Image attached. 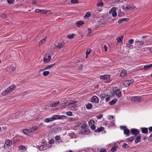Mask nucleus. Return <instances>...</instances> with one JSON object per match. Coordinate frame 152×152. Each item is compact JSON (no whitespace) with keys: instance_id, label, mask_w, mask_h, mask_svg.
<instances>
[{"instance_id":"obj_1","label":"nucleus","mask_w":152,"mask_h":152,"mask_svg":"<svg viewBox=\"0 0 152 152\" xmlns=\"http://www.w3.org/2000/svg\"><path fill=\"white\" fill-rule=\"evenodd\" d=\"M123 10L126 12H132L137 10V8L133 4L124 5L122 7Z\"/></svg>"},{"instance_id":"obj_2","label":"nucleus","mask_w":152,"mask_h":152,"mask_svg":"<svg viewBox=\"0 0 152 152\" xmlns=\"http://www.w3.org/2000/svg\"><path fill=\"white\" fill-rule=\"evenodd\" d=\"M66 118V116L63 115H53L52 117L46 118L45 119V122L48 123V122L53 121L55 120L58 119H63Z\"/></svg>"},{"instance_id":"obj_3","label":"nucleus","mask_w":152,"mask_h":152,"mask_svg":"<svg viewBox=\"0 0 152 152\" xmlns=\"http://www.w3.org/2000/svg\"><path fill=\"white\" fill-rule=\"evenodd\" d=\"M16 86L15 85H12L7 89L4 90L2 92L1 94L2 96H6L12 92V91L14 90Z\"/></svg>"},{"instance_id":"obj_4","label":"nucleus","mask_w":152,"mask_h":152,"mask_svg":"<svg viewBox=\"0 0 152 152\" xmlns=\"http://www.w3.org/2000/svg\"><path fill=\"white\" fill-rule=\"evenodd\" d=\"M65 43L63 40L58 41L55 44V48L57 49H61L64 47Z\"/></svg>"},{"instance_id":"obj_5","label":"nucleus","mask_w":152,"mask_h":152,"mask_svg":"<svg viewBox=\"0 0 152 152\" xmlns=\"http://www.w3.org/2000/svg\"><path fill=\"white\" fill-rule=\"evenodd\" d=\"M141 99V97L139 96H133L132 97H129L128 99L129 100H130L132 102H140Z\"/></svg>"},{"instance_id":"obj_6","label":"nucleus","mask_w":152,"mask_h":152,"mask_svg":"<svg viewBox=\"0 0 152 152\" xmlns=\"http://www.w3.org/2000/svg\"><path fill=\"white\" fill-rule=\"evenodd\" d=\"M51 59L50 55L49 54H46L44 56L43 61L45 63H47L49 62Z\"/></svg>"},{"instance_id":"obj_7","label":"nucleus","mask_w":152,"mask_h":152,"mask_svg":"<svg viewBox=\"0 0 152 152\" xmlns=\"http://www.w3.org/2000/svg\"><path fill=\"white\" fill-rule=\"evenodd\" d=\"M110 76L109 75L101 76L99 77L100 79L104 81L105 82H108L110 78Z\"/></svg>"},{"instance_id":"obj_8","label":"nucleus","mask_w":152,"mask_h":152,"mask_svg":"<svg viewBox=\"0 0 152 152\" xmlns=\"http://www.w3.org/2000/svg\"><path fill=\"white\" fill-rule=\"evenodd\" d=\"M134 82L133 79H132L129 80H125L124 83L123 85L125 87H127L130 84H132Z\"/></svg>"},{"instance_id":"obj_9","label":"nucleus","mask_w":152,"mask_h":152,"mask_svg":"<svg viewBox=\"0 0 152 152\" xmlns=\"http://www.w3.org/2000/svg\"><path fill=\"white\" fill-rule=\"evenodd\" d=\"M77 102V101L75 100H71L68 103V106L71 107L75 108L76 107L75 104Z\"/></svg>"},{"instance_id":"obj_10","label":"nucleus","mask_w":152,"mask_h":152,"mask_svg":"<svg viewBox=\"0 0 152 152\" xmlns=\"http://www.w3.org/2000/svg\"><path fill=\"white\" fill-rule=\"evenodd\" d=\"M109 13L112 14L113 17L116 16L117 15L116 9L115 7H112Z\"/></svg>"},{"instance_id":"obj_11","label":"nucleus","mask_w":152,"mask_h":152,"mask_svg":"<svg viewBox=\"0 0 152 152\" xmlns=\"http://www.w3.org/2000/svg\"><path fill=\"white\" fill-rule=\"evenodd\" d=\"M63 100H60L56 102H53L51 103L50 104V106L53 107H56L60 104L61 102H62Z\"/></svg>"},{"instance_id":"obj_12","label":"nucleus","mask_w":152,"mask_h":152,"mask_svg":"<svg viewBox=\"0 0 152 152\" xmlns=\"http://www.w3.org/2000/svg\"><path fill=\"white\" fill-rule=\"evenodd\" d=\"M91 102H92L98 103L99 99L97 96H93L91 99Z\"/></svg>"},{"instance_id":"obj_13","label":"nucleus","mask_w":152,"mask_h":152,"mask_svg":"<svg viewBox=\"0 0 152 152\" xmlns=\"http://www.w3.org/2000/svg\"><path fill=\"white\" fill-rule=\"evenodd\" d=\"M12 145V142L9 139H7L5 141L4 146L6 147L7 146L10 147Z\"/></svg>"},{"instance_id":"obj_14","label":"nucleus","mask_w":152,"mask_h":152,"mask_svg":"<svg viewBox=\"0 0 152 152\" xmlns=\"http://www.w3.org/2000/svg\"><path fill=\"white\" fill-rule=\"evenodd\" d=\"M127 75L126 71L123 69L122 72L120 73V76L122 77H126Z\"/></svg>"},{"instance_id":"obj_15","label":"nucleus","mask_w":152,"mask_h":152,"mask_svg":"<svg viewBox=\"0 0 152 152\" xmlns=\"http://www.w3.org/2000/svg\"><path fill=\"white\" fill-rule=\"evenodd\" d=\"M49 148V147L47 146L46 144L41 145L39 148V149L40 151L45 150Z\"/></svg>"},{"instance_id":"obj_16","label":"nucleus","mask_w":152,"mask_h":152,"mask_svg":"<svg viewBox=\"0 0 152 152\" xmlns=\"http://www.w3.org/2000/svg\"><path fill=\"white\" fill-rule=\"evenodd\" d=\"M131 133L133 135L137 136L139 133V132L135 129H132L131 130Z\"/></svg>"},{"instance_id":"obj_17","label":"nucleus","mask_w":152,"mask_h":152,"mask_svg":"<svg viewBox=\"0 0 152 152\" xmlns=\"http://www.w3.org/2000/svg\"><path fill=\"white\" fill-rule=\"evenodd\" d=\"M144 42L142 41L136 40L135 42V44L137 46H141L144 44Z\"/></svg>"},{"instance_id":"obj_18","label":"nucleus","mask_w":152,"mask_h":152,"mask_svg":"<svg viewBox=\"0 0 152 152\" xmlns=\"http://www.w3.org/2000/svg\"><path fill=\"white\" fill-rule=\"evenodd\" d=\"M97 2L98 3L96 4V6L97 7H102L104 6V3L102 2V0L98 1Z\"/></svg>"},{"instance_id":"obj_19","label":"nucleus","mask_w":152,"mask_h":152,"mask_svg":"<svg viewBox=\"0 0 152 152\" xmlns=\"http://www.w3.org/2000/svg\"><path fill=\"white\" fill-rule=\"evenodd\" d=\"M115 93L116 95L118 97H120L121 96V92L119 90H116L115 91Z\"/></svg>"},{"instance_id":"obj_20","label":"nucleus","mask_w":152,"mask_h":152,"mask_svg":"<svg viewBox=\"0 0 152 152\" xmlns=\"http://www.w3.org/2000/svg\"><path fill=\"white\" fill-rule=\"evenodd\" d=\"M35 11L36 12L39 13V12H42V13H46V10H39L38 9H36L35 10Z\"/></svg>"},{"instance_id":"obj_21","label":"nucleus","mask_w":152,"mask_h":152,"mask_svg":"<svg viewBox=\"0 0 152 152\" xmlns=\"http://www.w3.org/2000/svg\"><path fill=\"white\" fill-rule=\"evenodd\" d=\"M123 38V36L118 37L116 38L117 42H122Z\"/></svg>"},{"instance_id":"obj_22","label":"nucleus","mask_w":152,"mask_h":152,"mask_svg":"<svg viewBox=\"0 0 152 152\" xmlns=\"http://www.w3.org/2000/svg\"><path fill=\"white\" fill-rule=\"evenodd\" d=\"M152 67V64L145 66H144L143 68L145 70H147L151 68Z\"/></svg>"},{"instance_id":"obj_23","label":"nucleus","mask_w":152,"mask_h":152,"mask_svg":"<svg viewBox=\"0 0 152 152\" xmlns=\"http://www.w3.org/2000/svg\"><path fill=\"white\" fill-rule=\"evenodd\" d=\"M77 25L78 27H80L83 25L84 24V22L82 21H78L77 23Z\"/></svg>"},{"instance_id":"obj_24","label":"nucleus","mask_w":152,"mask_h":152,"mask_svg":"<svg viewBox=\"0 0 152 152\" xmlns=\"http://www.w3.org/2000/svg\"><path fill=\"white\" fill-rule=\"evenodd\" d=\"M124 133L126 134L127 136H129V130L127 129H125L124 130Z\"/></svg>"},{"instance_id":"obj_25","label":"nucleus","mask_w":152,"mask_h":152,"mask_svg":"<svg viewBox=\"0 0 152 152\" xmlns=\"http://www.w3.org/2000/svg\"><path fill=\"white\" fill-rule=\"evenodd\" d=\"M104 129V128L103 127H101L99 128H98L97 129L95 130L96 132H100Z\"/></svg>"},{"instance_id":"obj_26","label":"nucleus","mask_w":152,"mask_h":152,"mask_svg":"<svg viewBox=\"0 0 152 152\" xmlns=\"http://www.w3.org/2000/svg\"><path fill=\"white\" fill-rule=\"evenodd\" d=\"M61 100H63L62 102L60 103L61 104L60 105H61V106H65V105H64V104H65L66 103V100L65 99H61Z\"/></svg>"},{"instance_id":"obj_27","label":"nucleus","mask_w":152,"mask_h":152,"mask_svg":"<svg viewBox=\"0 0 152 152\" xmlns=\"http://www.w3.org/2000/svg\"><path fill=\"white\" fill-rule=\"evenodd\" d=\"M142 132L143 133H147L148 132V130L147 128H142L141 129Z\"/></svg>"},{"instance_id":"obj_28","label":"nucleus","mask_w":152,"mask_h":152,"mask_svg":"<svg viewBox=\"0 0 152 152\" xmlns=\"http://www.w3.org/2000/svg\"><path fill=\"white\" fill-rule=\"evenodd\" d=\"M117 101V100L116 99H114L113 100L109 102V104L110 105H113L115 104L116 102Z\"/></svg>"},{"instance_id":"obj_29","label":"nucleus","mask_w":152,"mask_h":152,"mask_svg":"<svg viewBox=\"0 0 152 152\" xmlns=\"http://www.w3.org/2000/svg\"><path fill=\"white\" fill-rule=\"evenodd\" d=\"M55 65V64H52L50 65H49L44 68L45 70L50 69Z\"/></svg>"},{"instance_id":"obj_30","label":"nucleus","mask_w":152,"mask_h":152,"mask_svg":"<svg viewBox=\"0 0 152 152\" xmlns=\"http://www.w3.org/2000/svg\"><path fill=\"white\" fill-rule=\"evenodd\" d=\"M127 20L126 18H122L119 20L118 21V23H121L124 21H125Z\"/></svg>"},{"instance_id":"obj_31","label":"nucleus","mask_w":152,"mask_h":152,"mask_svg":"<svg viewBox=\"0 0 152 152\" xmlns=\"http://www.w3.org/2000/svg\"><path fill=\"white\" fill-rule=\"evenodd\" d=\"M86 108L88 109H91L92 107V105L91 103H88L86 106Z\"/></svg>"},{"instance_id":"obj_32","label":"nucleus","mask_w":152,"mask_h":152,"mask_svg":"<svg viewBox=\"0 0 152 152\" xmlns=\"http://www.w3.org/2000/svg\"><path fill=\"white\" fill-rule=\"evenodd\" d=\"M82 123V125L81 126V127L82 129H83L86 127L87 124H86V122L85 121H83Z\"/></svg>"},{"instance_id":"obj_33","label":"nucleus","mask_w":152,"mask_h":152,"mask_svg":"<svg viewBox=\"0 0 152 152\" xmlns=\"http://www.w3.org/2000/svg\"><path fill=\"white\" fill-rule=\"evenodd\" d=\"M50 73V72L49 71H45L43 72V75L44 76H46L48 75Z\"/></svg>"},{"instance_id":"obj_34","label":"nucleus","mask_w":152,"mask_h":152,"mask_svg":"<svg viewBox=\"0 0 152 152\" xmlns=\"http://www.w3.org/2000/svg\"><path fill=\"white\" fill-rule=\"evenodd\" d=\"M110 95H107L105 96V98L107 102H108L110 101Z\"/></svg>"},{"instance_id":"obj_35","label":"nucleus","mask_w":152,"mask_h":152,"mask_svg":"<svg viewBox=\"0 0 152 152\" xmlns=\"http://www.w3.org/2000/svg\"><path fill=\"white\" fill-rule=\"evenodd\" d=\"M140 136H137L135 139V142L137 143H138L140 141Z\"/></svg>"},{"instance_id":"obj_36","label":"nucleus","mask_w":152,"mask_h":152,"mask_svg":"<svg viewBox=\"0 0 152 152\" xmlns=\"http://www.w3.org/2000/svg\"><path fill=\"white\" fill-rule=\"evenodd\" d=\"M91 15V13L90 12H87L85 16H84V17L85 18H86L87 17H89Z\"/></svg>"},{"instance_id":"obj_37","label":"nucleus","mask_w":152,"mask_h":152,"mask_svg":"<svg viewBox=\"0 0 152 152\" xmlns=\"http://www.w3.org/2000/svg\"><path fill=\"white\" fill-rule=\"evenodd\" d=\"M125 15L124 12H121V10H119L118 13V15L119 16H122Z\"/></svg>"},{"instance_id":"obj_38","label":"nucleus","mask_w":152,"mask_h":152,"mask_svg":"<svg viewBox=\"0 0 152 152\" xmlns=\"http://www.w3.org/2000/svg\"><path fill=\"white\" fill-rule=\"evenodd\" d=\"M46 37H45L42 40H41L40 42H39V44H42L44 42H45L46 41Z\"/></svg>"},{"instance_id":"obj_39","label":"nucleus","mask_w":152,"mask_h":152,"mask_svg":"<svg viewBox=\"0 0 152 152\" xmlns=\"http://www.w3.org/2000/svg\"><path fill=\"white\" fill-rule=\"evenodd\" d=\"M118 147L117 146H115L112 147L111 149V151L112 152H114L115 151L116 149Z\"/></svg>"},{"instance_id":"obj_40","label":"nucleus","mask_w":152,"mask_h":152,"mask_svg":"<svg viewBox=\"0 0 152 152\" xmlns=\"http://www.w3.org/2000/svg\"><path fill=\"white\" fill-rule=\"evenodd\" d=\"M32 130V131L33 132L34 131H35L36 130H37L38 127L37 126H34L32 127L31 128Z\"/></svg>"},{"instance_id":"obj_41","label":"nucleus","mask_w":152,"mask_h":152,"mask_svg":"<svg viewBox=\"0 0 152 152\" xmlns=\"http://www.w3.org/2000/svg\"><path fill=\"white\" fill-rule=\"evenodd\" d=\"M7 1L9 4H12L14 3L15 0H7Z\"/></svg>"},{"instance_id":"obj_42","label":"nucleus","mask_w":152,"mask_h":152,"mask_svg":"<svg viewBox=\"0 0 152 152\" xmlns=\"http://www.w3.org/2000/svg\"><path fill=\"white\" fill-rule=\"evenodd\" d=\"M23 133L27 135L29 134V132H28L27 129H25L23 130Z\"/></svg>"},{"instance_id":"obj_43","label":"nucleus","mask_w":152,"mask_h":152,"mask_svg":"<svg viewBox=\"0 0 152 152\" xmlns=\"http://www.w3.org/2000/svg\"><path fill=\"white\" fill-rule=\"evenodd\" d=\"M94 121L92 120H90L89 122H88V124L89 125H92V124H94Z\"/></svg>"},{"instance_id":"obj_44","label":"nucleus","mask_w":152,"mask_h":152,"mask_svg":"<svg viewBox=\"0 0 152 152\" xmlns=\"http://www.w3.org/2000/svg\"><path fill=\"white\" fill-rule=\"evenodd\" d=\"M71 2L72 4L77 3L78 2V0H71Z\"/></svg>"},{"instance_id":"obj_45","label":"nucleus","mask_w":152,"mask_h":152,"mask_svg":"<svg viewBox=\"0 0 152 152\" xmlns=\"http://www.w3.org/2000/svg\"><path fill=\"white\" fill-rule=\"evenodd\" d=\"M134 40L133 39L129 40L128 41V43L130 44H132L134 43Z\"/></svg>"},{"instance_id":"obj_46","label":"nucleus","mask_w":152,"mask_h":152,"mask_svg":"<svg viewBox=\"0 0 152 152\" xmlns=\"http://www.w3.org/2000/svg\"><path fill=\"white\" fill-rule=\"evenodd\" d=\"M91 52V50L90 49H88L86 51V55H88L90 54Z\"/></svg>"},{"instance_id":"obj_47","label":"nucleus","mask_w":152,"mask_h":152,"mask_svg":"<svg viewBox=\"0 0 152 152\" xmlns=\"http://www.w3.org/2000/svg\"><path fill=\"white\" fill-rule=\"evenodd\" d=\"M150 49H151V48H145V50H146L149 53H151V50H150Z\"/></svg>"},{"instance_id":"obj_48","label":"nucleus","mask_w":152,"mask_h":152,"mask_svg":"<svg viewBox=\"0 0 152 152\" xmlns=\"http://www.w3.org/2000/svg\"><path fill=\"white\" fill-rule=\"evenodd\" d=\"M91 128L92 130H94L95 129V126L94 124H92L91 126Z\"/></svg>"},{"instance_id":"obj_49","label":"nucleus","mask_w":152,"mask_h":152,"mask_svg":"<svg viewBox=\"0 0 152 152\" xmlns=\"http://www.w3.org/2000/svg\"><path fill=\"white\" fill-rule=\"evenodd\" d=\"M106 151L105 148H101L100 151V152H106Z\"/></svg>"},{"instance_id":"obj_50","label":"nucleus","mask_w":152,"mask_h":152,"mask_svg":"<svg viewBox=\"0 0 152 152\" xmlns=\"http://www.w3.org/2000/svg\"><path fill=\"white\" fill-rule=\"evenodd\" d=\"M72 113L70 111L66 113V114L69 116H70L72 115Z\"/></svg>"},{"instance_id":"obj_51","label":"nucleus","mask_w":152,"mask_h":152,"mask_svg":"<svg viewBox=\"0 0 152 152\" xmlns=\"http://www.w3.org/2000/svg\"><path fill=\"white\" fill-rule=\"evenodd\" d=\"M54 140L53 139H51L49 141V143L50 144H53L54 143Z\"/></svg>"},{"instance_id":"obj_52","label":"nucleus","mask_w":152,"mask_h":152,"mask_svg":"<svg viewBox=\"0 0 152 152\" xmlns=\"http://www.w3.org/2000/svg\"><path fill=\"white\" fill-rule=\"evenodd\" d=\"M122 147L124 148H126L129 147V146H128L127 144H126V143H124L123 144Z\"/></svg>"},{"instance_id":"obj_53","label":"nucleus","mask_w":152,"mask_h":152,"mask_svg":"<svg viewBox=\"0 0 152 152\" xmlns=\"http://www.w3.org/2000/svg\"><path fill=\"white\" fill-rule=\"evenodd\" d=\"M74 34H72L71 35H69L67 36L68 37L69 39H72L73 38Z\"/></svg>"},{"instance_id":"obj_54","label":"nucleus","mask_w":152,"mask_h":152,"mask_svg":"<svg viewBox=\"0 0 152 152\" xmlns=\"http://www.w3.org/2000/svg\"><path fill=\"white\" fill-rule=\"evenodd\" d=\"M6 15H7L5 13H4L1 15V17L2 18H6Z\"/></svg>"},{"instance_id":"obj_55","label":"nucleus","mask_w":152,"mask_h":152,"mask_svg":"<svg viewBox=\"0 0 152 152\" xmlns=\"http://www.w3.org/2000/svg\"><path fill=\"white\" fill-rule=\"evenodd\" d=\"M60 137L59 136H56L55 138V139L56 140H60Z\"/></svg>"},{"instance_id":"obj_56","label":"nucleus","mask_w":152,"mask_h":152,"mask_svg":"<svg viewBox=\"0 0 152 152\" xmlns=\"http://www.w3.org/2000/svg\"><path fill=\"white\" fill-rule=\"evenodd\" d=\"M19 148L20 150H23L25 148V146L21 145L19 147Z\"/></svg>"},{"instance_id":"obj_57","label":"nucleus","mask_w":152,"mask_h":152,"mask_svg":"<svg viewBox=\"0 0 152 152\" xmlns=\"http://www.w3.org/2000/svg\"><path fill=\"white\" fill-rule=\"evenodd\" d=\"M134 139V138L133 137H132L129 138L128 139V140L129 141H133Z\"/></svg>"},{"instance_id":"obj_58","label":"nucleus","mask_w":152,"mask_h":152,"mask_svg":"<svg viewBox=\"0 0 152 152\" xmlns=\"http://www.w3.org/2000/svg\"><path fill=\"white\" fill-rule=\"evenodd\" d=\"M11 68V70L12 71H13L15 69V66H12V65H11V66H10V67Z\"/></svg>"},{"instance_id":"obj_59","label":"nucleus","mask_w":152,"mask_h":152,"mask_svg":"<svg viewBox=\"0 0 152 152\" xmlns=\"http://www.w3.org/2000/svg\"><path fill=\"white\" fill-rule=\"evenodd\" d=\"M110 124L109 125L110 126H114V123L113 121H111L110 122Z\"/></svg>"},{"instance_id":"obj_60","label":"nucleus","mask_w":152,"mask_h":152,"mask_svg":"<svg viewBox=\"0 0 152 152\" xmlns=\"http://www.w3.org/2000/svg\"><path fill=\"white\" fill-rule=\"evenodd\" d=\"M126 46L130 48V47L132 46V45H131V44H130L129 43H127L126 44Z\"/></svg>"},{"instance_id":"obj_61","label":"nucleus","mask_w":152,"mask_h":152,"mask_svg":"<svg viewBox=\"0 0 152 152\" xmlns=\"http://www.w3.org/2000/svg\"><path fill=\"white\" fill-rule=\"evenodd\" d=\"M114 118V116L113 115H109L108 116V119L110 120H112Z\"/></svg>"},{"instance_id":"obj_62","label":"nucleus","mask_w":152,"mask_h":152,"mask_svg":"<svg viewBox=\"0 0 152 152\" xmlns=\"http://www.w3.org/2000/svg\"><path fill=\"white\" fill-rule=\"evenodd\" d=\"M103 48L105 51H107V48L106 45H104Z\"/></svg>"},{"instance_id":"obj_63","label":"nucleus","mask_w":152,"mask_h":152,"mask_svg":"<svg viewBox=\"0 0 152 152\" xmlns=\"http://www.w3.org/2000/svg\"><path fill=\"white\" fill-rule=\"evenodd\" d=\"M103 116V115L102 114L99 115H98L97 116V117L99 119L101 118Z\"/></svg>"},{"instance_id":"obj_64","label":"nucleus","mask_w":152,"mask_h":152,"mask_svg":"<svg viewBox=\"0 0 152 152\" xmlns=\"http://www.w3.org/2000/svg\"><path fill=\"white\" fill-rule=\"evenodd\" d=\"M28 132H29V134L30 133H31L33 132V131H32V130L31 128L29 129H27Z\"/></svg>"}]
</instances>
